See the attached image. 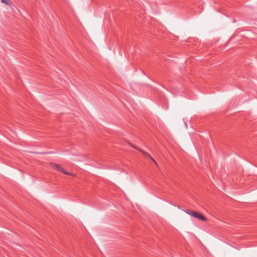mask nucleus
<instances>
[{"instance_id":"obj_2","label":"nucleus","mask_w":257,"mask_h":257,"mask_svg":"<svg viewBox=\"0 0 257 257\" xmlns=\"http://www.w3.org/2000/svg\"><path fill=\"white\" fill-rule=\"evenodd\" d=\"M186 213L198 219L199 220L202 221H206L207 219L205 216H204L202 214L198 213L196 211H191L189 210H186L185 211Z\"/></svg>"},{"instance_id":"obj_4","label":"nucleus","mask_w":257,"mask_h":257,"mask_svg":"<svg viewBox=\"0 0 257 257\" xmlns=\"http://www.w3.org/2000/svg\"><path fill=\"white\" fill-rule=\"evenodd\" d=\"M1 2L7 5H10L12 4L10 0H1Z\"/></svg>"},{"instance_id":"obj_3","label":"nucleus","mask_w":257,"mask_h":257,"mask_svg":"<svg viewBox=\"0 0 257 257\" xmlns=\"http://www.w3.org/2000/svg\"><path fill=\"white\" fill-rule=\"evenodd\" d=\"M131 146L133 148H134L135 149L139 151H140V152H141L146 157H149V158H150V159L154 162V163L156 165H158V164L157 163L156 161L149 154H148L146 152L144 151L142 149H140L139 147H138L136 146H134V145H131Z\"/></svg>"},{"instance_id":"obj_1","label":"nucleus","mask_w":257,"mask_h":257,"mask_svg":"<svg viewBox=\"0 0 257 257\" xmlns=\"http://www.w3.org/2000/svg\"><path fill=\"white\" fill-rule=\"evenodd\" d=\"M50 165L53 168L59 172L62 173L64 175L73 176H76V174L72 172H69L66 171L61 165L59 164L56 163H51Z\"/></svg>"}]
</instances>
